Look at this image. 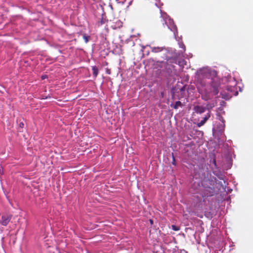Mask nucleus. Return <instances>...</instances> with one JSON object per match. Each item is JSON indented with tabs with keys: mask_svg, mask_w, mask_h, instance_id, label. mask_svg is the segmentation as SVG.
Wrapping results in <instances>:
<instances>
[{
	"mask_svg": "<svg viewBox=\"0 0 253 253\" xmlns=\"http://www.w3.org/2000/svg\"><path fill=\"white\" fill-rule=\"evenodd\" d=\"M200 93L202 95V99L206 101L211 99L213 95V94L210 89V90L205 89V90L200 92Z\"/></svg>",
	"mask_w": 253,
	"mask_h": 253,
	"instance_id": "nucleus-2",
	"label": "nucleus"
},
{
	"mask_svg": "<svg viewBox=\"0 0 253 253\" xmlns=\"http://www.w3.org/2000/svg\"><path fill=\"white\" fill-rule=\"evenodd\" d=\"M92 74L93 76L96 78L98 74V68L95 66H92Z\"/></svg>",
	"mask_w": 253,
	"mask_h": 253,
	"instance_id": "nucleus-8",
	"label": "nucleus"
},
{
	"mask_svg": "<svg viewBox=\"0 0 253 253\" xmlns=\"http://www.w3.org/2000/svg\"><path fill=\"white\" fill-rule=\"evenodd\" d=\"M215 187H209L204 188L203 194L205 197H211L214 195L215 193Z\"/></svg>",
	"mask_w": 253,
	"mask_h": 253,
	"instance_id": "nucleus-3",
	"label": "nucleus"
},
{
	"mask_svg": "<svg viewBox=\"0 0 253 253\" xmlns=\"http://www.w3.org/2000/svg\"><path fill=\"white\" fill-rule=\"evenodd\" d=\"M176 30V27L175 26H172V28L171 29V30L173 31V32H174Z\"/></svg>",
	"mask_w": 253,
	"mask_h": 253,
	"instance_id": "nucleus-15",
	"label": "nucleus"
},
{
	"mask_svg": "<svg viewBox=\"0 0 253 253\" xmlns=\"http://www.w3.org/2000/svg\"><path fill=\"white\" fill-rule=\"evenodd\" d=\"M105 22V19H104L103 18H101V20L98 22V25L100 26L104 24Z\"/></svg>",
	"mask_w": 253,
	"mask_h": 253,
	"instance_id": "nucleus-14",
	"label": "nucleus"
},
{
	"mask_svg": "<svg viewBox=\"0 0 253 253\" xmlns=\"http://www.w3.org/2000/svg\"><path fill=\"white\" fill-rule=\"evenodd\" d=\"M210 117V113L209 112L205 116L202 120H201L199 123L197 124V126L198 127H201V126H203L208 121V120L209 119Z\"/></svg>",
	"mask_w": 253,
	"mask_h": 253,
	"instance_id": "nucleus-7",
	"label": "nucleus"
},
{
	"mask_svg": "<svg viewBox=\"0 0 253 253\" xmlns=\"http://www.w3.org/2000/svg\"><path fill=\"white\" fill-rule=\"evenodd\" d=\"M12 218L11 214H4L2 215L0 218V224L3 226H6Z\"/></svg>",
	"mask_w": 253,
	"mask_h": 253,
	"instance_id": "nucleus-1",
	"label": "nucleus"
},
{
	"mask_svg": "<svg viewBox=\"0 0 253 253\" xmlns=\"http://www.w3.org/2000/svg\"><path fill=\"white\" fill-rule=\"evenodd\" d=\"M42 79H44L45 78V77H44V76H42Z\"/></svg>",
	"mask_w": 253,
	"mask_h": 253,
	"instance_id": "nucleus-19",
	"label": "nucleus"
},
{
	"mask_svg": "<svg viewBox=\"0 0 253 253\" xmlns=\"http://www.w3.org/2000/svg\"><path fill=\"white\" fill-rule=\"evenodd\" d=\"M219 84L216 83L214 81H212L211 84L210 89L211 90L213 95H216L219 92Z\"/></svg>",
	"mask_w": 253,
	"mask_h": 253,
	"instance_id": "nucleus-4",
	"label": "nucleus"
},
{
	"mask_svg": "<svg viewBox=\"0 0 253 253\" xmlns=\"http://www.w3.org/2000/svg\"><path fill=\"white\" fill-rule=\"evenodd\" d=\"M215 182L211 179H204L202 182V185L204 188H207L209 187H215Z\"/></svg>",
	"mask_w": 253,
	"mask_h": 253,
	"instance_id": "nucleus-5",
	"label": "nucleus"
},
{
	"mask_svg": "<svg viewBox=\"0 0 253 253\" xmlns=\"http://www.w3.org/2000/svg\"><path fill=\"white\" fill-rule=\"evenodd\" d=\"M182 106V103L180 101H177L175 102V105L174 106H173V108L175 109H178V108L179 107H181Z\"/></svg>",
	"mask_w": 253,
	"mask_h": 253,
	"instance_id": "nucleus-10",
	"label": "nucleus"
},
{
	"mask_svg": "<svg viewBox=\"0 0 253 253\" xmlns=\"http://www.w3.org/2000/svg\"><path fill=\"white\" fill-rule=\"evenodd\" d=\"M174 66L172 65H169V64L168 63H167V65H166V69L167 70H171V69H173L174 68Z\"/></svg>",
	"mask_w": 253,
	"mask_h": 253,
	"instance_id": "nucleus-11",
	"label": "nucleus"
},
{
	"mask_svg": "<svg viewBox=\"0 0 253 253\" xmlns=\"http://www.w3.org/2000/svg\"><path fill=\"white\" fill-rule=\"evenodd\" d=\"M173 162H174V161H175V159H174V157H173ZM173 164H174V163H173Z\"/></svg>",
	"mask_w": 253,
	"mask_h": 253,
	"instance_id": "nucleus-20",
	"label": "nucleus"
},
{
	"mask_svg": "<svg viewBox=\"0 0 253 253\" xmlns=\"http://www.w3.org/2000/svg\"><path fill=\"white\" fill-rule=\"evenodd\" d=\"M150 222L151 224L153 223V220L152 219H150Z\"/></svg>",
	"mask_w": 253,
	"mask_h": 253,
	"instance_id": "nucleus-18",
	"label": "nucleus"
},
{
	"mask_svg": "<svg viewBox=\"0 0 253 253\" xmlns=\"http://www.w3.org/2000/svg\"><path fill=\"white\" fill-rule=\"evenodd\" d=\"M194 110L196 113L202 114L205 112L206 108L201 106H196L194 108Z\"/></svg>",
	"mask_w": 253,
	"mask_h": 253,
	"instance_id": "nucleus-6",
	"label": "nucleus"
},
{
	"mask_svg": "<svg viewBox=\"0 0 253 253\" xmlns=\"http://www.w3.org/2000/svg\"><path fill=\"white\" fill-rule=\"evenodd\" d=\"M19 126L21 127H24V124L23 123H21L20 124H19Z\"/></svg>",
	"mask_w": 253,
	"mask_h": 253,
	"instance_id": "nucleus-16",
	"label": "nucleus"
},
{
	"mask_svg": "<svg viewBox=\"0 0 253 253\" xmlns=\"http://www.w3.org/2000/svg\"><path fill=\"white\" fill-rule=\"evenodd\" d=\"M83 39L84 40L85 42L87 43L89 41V37L84 35L83 36Z\"/></svg>",
	"mask_w": 253,
	"mask_h": 253,
	"instance_id": "nucleus-13",
	"label": "nucleus"
},
{
	"mask_svg": "<svg viewBox=\"0 0 253 253\" xmlns=\"http://www.w3.org/2000/svg\"><path fill=\"white\" fill-rule=\"evenodd\" d=\"M164 49L163 47H154L152 48V51L154 53H157L162 51Z\"/></svg>",
	"mask_w": 253,
	"mask_h": 253,
	"instance_id": "nucleus-9",
	"label": "nucleus"
},
{
	"mask_svg": "<svg viewBox=\"0 0 253 253\" xmlns=\"http://www.w3.org/2000/svg\"><path fill=\"white\" fill-rule=\"evenodd\" d=\"M171 229L174 231H179L180 230L179 227H178L175 225H171Z\"/></svg>",
	"mask_w": 253,
	"mask_h": 253,
	"instance_id": "nucleus-12",
	"label": "nucleus"
},
{
	"mask_svg": "<svg viewBox=\"0 0 253 253\" xmlns=\"http://www.w3.org/2000/svg\"><path fill=\"white\" fill-rule=\"evenodd\" d=\"M207 106L208 109H210L212 107V106H211V105L210 106L209 105H207Z\"/></svg>",
	"mask_w": 253,
	"mask_h": 253,
	"instance_id": "nucleus-17",
	"label": "nucleus"
}]
</instances>
